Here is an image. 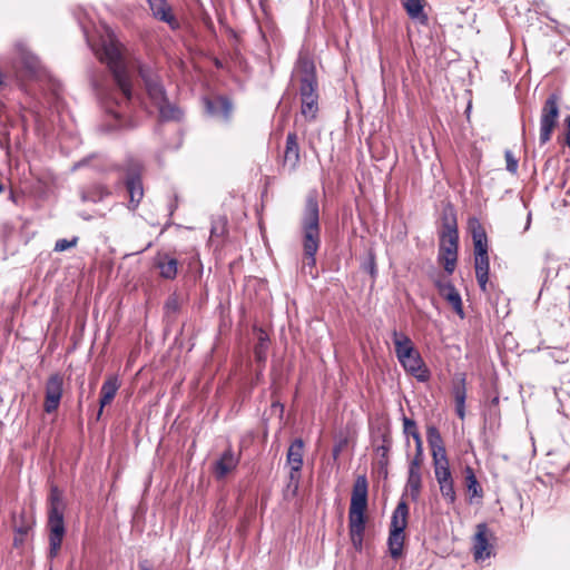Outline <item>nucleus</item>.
I'll use <instances>...</instances> for the list:
<instances>
[{"label": "nucleus", "mask_w": 570, "mask_h": 570, "mask_svg": "<svg viewBox=\"0 0 570 570\" xmlns=\"http://www.w3.org/2000/svg\"><path fill=\"white\" fill-rule=\"evenodd\" d=\"M439 294L453 307L454 312L464 317L462 298L455 286L450 281L436 279L434 282Z\"/></svg>", "instance_id": "obj_13"}, {"label": "nucleus", "mask_w": 570, "mask_h": 570, "mask_svg": "<svg viewBox=\"0 0 570 570\" xmlns=\"http://www.w3.org/2000/svg\"><path fill=\"white\" fill-rule=\"evenodd\" d=\"M92 160V158H85L78 163H76L72 167L73 170L78 169V168H81L83 166H86L87 164H89L90 161Z\"/></svg>", "instance_id": "obj_53"}, {"label": "nucleus", "mask_w": 570, "mask_h": 570, "mask_svg": "<svg viewBox=\"0 0 570 570\" xmlns=\"http://www.w3.org/2000/svg\"><path fill=\"white\" fill-rule=\"evenodd\" d=\"M394 352L396 358L404 371L414 376L419 382H428L431 373L426 367L419 350L410 336L403 332L394 330L392 332Z\"/></svg>", "instance_id": "obj_4"}, {"label": "nucleus", "mask_w": 570, "mask_h": 570, "mask_svg": "<svg viewBox=\"0 0 570 570\" xmlns=\"http://www.w3.org/2000/svg\"><path fill=\"white\" fill-rule=\"evenodd\" d=\"M464 483L470 502H473L474 499L483 498L482 487L475 476L473 468L470 465L464 468Z\"/></svg>", "instance_id": "obj_24"}, {"label": "nucleus", "mask_w": 570, "mask_h": 570, "mask_svg": "<svg viewBox=\"0 0 570 570\" xmlns=\"http://www.w3.org/2000/svg\"><path fill=\"white\" fill-rule=\"evenodd\" d=\"M350 537L354 549L361 552L363 549L364 533H350Z\"/></svg>", "instance_id": "obj_48"}, {"label": "nucleus", "mask_w": 570, "mask_h": 570, "mask_svg": "<svg viewBox=\"0 0 570 570\" xmlns=\"http://www.w3.org/2000/svg\"><path fill=\"white\" fill-rule=\"evenodd\" d=\"M406 488L410 492L411 500L416 502L420 499L422 490V474L421 472L409 471Z\"/></svg>", "instance_id": "obj_29"}, {"label": "nucleus", "mask_w": 570, "mask_h": 570, "mask_svg": "<svg viewBox=\"0 0 570 570\" xmlns=\"http://www.w3.org/2000/svg\"><path fill=\"white\" fill-rule=\"evenodd\" d=\"M138 568L139 570H153L147 559L140 560L138 562Z\"/></svg>", "instance_id": "obj_52"}, {"label": "nucleus", "mask_w": 570, "mask_h": 570, "mask_svg": "<svg viewBox=\"0 0 570 570\" xmlns=\"http://www.w3.org/2000/svg\"><path fill=\"white\" fill-rule=\"evenodd\" d=\"M79 242L78 236H72L71 239L60 238L56 242L53 250L57 253L65 252L72 247H76Z\"/></svg>", "instance_id": "obj_41"}, {"label": "nucleus", "mask_w": 570, "mask_h": 570, "mask_svg": "<svg viewBox=\"0 0 570 570\" xmlns=\"http://www.w3.org/2000/svg\"><path fill=\"white\" fill-rule=\"evenodd\" d=\"M295 72L299 80L301 114L306 121H314L318 114V83L314 61L307 55H299Z\"/></svg>", "instance_id": "obj_2"}, {"label": "nucleus", "mask_w": 570, "mask_h": 570, "mask_svg": "<svg viewBox=\"0 0 570 570\" xmlns=\"http://www.w3.org/2000/svg\"><path fill=\"white\" fill-rule=\"evenodd\" d=\"M3 190V185L0 184V193Z\"/></svg>", "instance_id": "obj_59"}, {"label": "nucleus", "mask_w": 570, "mask_h": 570, "mask_svg": "<svg viewBox=\"0 0 570 570\" xmlns=\"http://www.w3.org/2000/svg\"><path fill=\"white\" fill-rule=\"evenodd\" d=\"M304 441L301 438L295 439L287 450V464L294 472H301L303 468Z\"/></svg>", "instance_id": "obj_22"}, {"label": "nucleus", "mask_w": 570, "mask_h": 570, "mask_svg": "<svg viewBox=\"0 0 570 570\" xmlns=\"http://www.w3.org/2000/svg\"><path fill=\"white\" fill-rule=\"evenodd\" d=\"M154 266L159 271L160 277L173 281L178 273V261L168 253H157L154 258Z\"/></svg>", "instance_id": "obj_18"}, {"label": "nucleus", "mask_w": 570, "mask_h": 570, "mask_svg": "<svg viewBox=\"0 0 570 570\" xmlns=\"http://www.w3.org/2000/svg\"><path fill=\"white\" fill-rule=\"evenodd\" d=\"M318 197L320 194L316 189H312L307 193L305 203L306 214H320Z\"/></svg>", "instance_id": "obj_36"}, {"label": "nucleus", "mask_w": 570, "mask_h": 570, "mask_svg": "<svg viewBox=\"0 0 570 570\" xmlns=\"http://www.w3.org/2000/svg\"><path fill=\"white\" fill-rule=\"evenodd\" d=\"M269 340L267 335L262 332L258 341L254 347V355L257 363L264 364L267 360V351H268Z\"/></svg>", "instance_id": "obj_33"}, {"label": "nucleus", "mask_w": 570, "mask_h": 570, "mask_svg": "<svg viewBox=\"0 0 570 570\" xmlns=\"http://www.w3.org/2000/svg\"><path fill=\"white\" fill-rule=\"evenodd\" d=\"M97 58L106 63L110 76H92L91 85L106 114L101 125L105 132L130 130L137 127L132 117V80L120 43L108 36L98 48Z\"/></svg>", "instance_id": "obj_1"}, {"label": "nucleus", "mask_w": 570, "mask_h": 570, "mask_svg": "<svg viewBox=\"0 0 570 570\" xmlns=\"http://www.w3.org/2000/svg\"><path fill=\"white\" fill-rule=\"evenodd\" d=\"M439 261L443 264V268L446 274L451 275L456 266L458 249L439 244Z\"/></svg>", "instance_id": "obj_26"}, {"label": "nucleus", "mask_w": 570, "mask_h": 570, "mask_svg": "<svg viewBox=\"0 0 570 570\" xmlns=\"http://www.w3.org/2000/svg\"><path fill=\"white\" fill-rule=\"evenodd\" d=\"M368 495V482L366 475H357L354 481L350 510H366Z\"/></svg>", "instance_id": "obj_17"}, {"label": "nucleus", "mask_w": 570, "mask_h": 570, "mask_svg": "<svg viewBox=\"0 0 570 570\" xmlns=\"http://www.w3.org/2000/svg\"><path fill=\"white\" fill-rule=\"evenodd\" d=\"M559 101L560 97L557 94H551L541 110L540 116V136L541 145L547 144L551 139L552 131L557 126L559 117Z\"/></svg>", "instance_id": "obj_8"}, {"label": "nucleus", "mask_w": 570, "mask_h": 570, "mask_svg": "<svg viewBox=\"0 0 570 570\" xmlns=\"http://www.w3.org/2000/svg\"><path fill=\"white\" fill-rule=\"evenodd\" d=\"M373 445L375 446L374 451L379 456L377 464L380 468V472L387 476V466L390 463L389 453L392 448V435L389 429H377V431L373 434Z\"/></svg>", "instance_id": "obj_11"}, {"label": "nucleus", "mask_w": 570, "mask_h": 570, "mask_svg": "<svg viewBox=\"0 0 570 570\" xmlns=\"http://www.w3.org/2000/svg\"><path fill=\"white\" fill-rule=\"evenodd\" d=\"M239 458L235 455L233 449H226L215 463V471L217 478L226 476L230 471H233L237 466Z\"/></svg>", "instance_id": "obj_21"}, {"label": "nucleus", "mask_w": 570, "mask_h": 570, "mask_svg": "<svg viewBox=\"0 0 570 570\" xmlns=\"http://www.w3.org/2000/svg\"><path fill=\"white\" fill-rule=\"evenodd\" d=\"M402 2L410 18L419 19L422 22L426 20L421 0H402Z\"/></svg>", "instance_id": "obj_32"}, {"label": "nucleus", "mask_w": 570, "mask_h": 570, "mask_svg": "<svg viewBox=\"0 0 570 570\" xmlns=\"http://www.w3.org/2000/svg\"><path fill=\"white\" fill-rule=\"evenodd\" d=\"M426 441L431 450L440 451V448L445 446L439 429L433 424L426 426Z\"/></svg>", "instance_id": "obj_34"}, {"label": "nucleus", "mask_w": 570, "mask_h": 570, "mask_svg": "<svg viewBox=\"0 0 570 570\" xmlns=\"http://www.w3.org/2000/svg\"><path fill=\"white\" fill-rule=\"evenodd\" d=\"M531 217H532L531 215H528V216H527V223H525V227H524V229H528V228L530 227V224H531Z\"/></svg>", "instance_id": "obj_57"}, {"label": "nucleus", "mask_w": 570, "mask_h": 570, "mask_svg": "<svg viewBox=\"0 0 570 570\" xmlns=\"http://www.w3.org/2000/svg\"><path fill=\"white\" fill-rule=\"evenodd\" d=\"M155 18L168 23L171 28L177 26L175 16L166 0H147Z\"/></svg>", "instance_id": "obj_20"}, {"label": "nucleus", "mask_w": 570, "mask_h": 570, "mask_svg": "<svg viewBox=\"0 0 570 570\" xmlns=\"http://www.w3.org/2000/svg\"><path fill=\"white\" fill-rule=\"evenodd\" d=\"M49 550L48 558L55 559L61 549L66 535L65 512H48L47 519Z\"/></svg>", "instance_id": "obj_9"}, {"label": "nucleus", "mask_w": 570, "mask_h": 570, "mask_svg": "<svg viewBox=\"0 0 570 570\" xmlns=\"http://www.w3.org/2000/svg\"><path fill=\"white\" fill-rule=\"evenodd\" d=\"M109 195L110 193L106 187L101 185H95L81 193V199L82 202L98 203Z\"/></svg>", "instance_id": "obj_30"}, {"label": "nucleus", "mask_w": 570, "mask_h": 570, "mask_svg": "<svg viewBox=\"0 0 570 570\" xmlns=\"http://www.w3.org/2000/svg\"><path fill=\"white\" fill-rule=\"evenodd\" d=\"M499 401H500L499 395H495V396H493V397L490 400V402H489L488 406H489V407H499Z\"/></svg>", "instance_id": "obj_55"}, {"label": "nucleus", "mask_w": 570, "mask_h": 570, "mask_svg": "<svg viewBox=\"0 0 570 570\" xmlns=\"http://www.w3.org/2000/svg\"><path fill=\"white\" fill-rule=\"evenodd\" d=\"M440 245L458 249L459 233L456 216H443L442 228L439 233Z\"/></svg>", "instance_id": "obj_16"}, {"label": "nucleus", "mask_w": 570, "mask_h": 570, "mask_svg": "<svg viewBox=\"0 0 570 570\" xmlns=\"http://www.w3.org/2000/svg\"><path fill=\"white\" fill-rule=\"evenodd\" d=\"M23 63H24L26 68L29 69L30 71H36L39 66L38 59L33 56H24Z\"/></svg>", "instance_id": "obj_49"}, {"label": "nucleus", "mask_w": 570, "mask_h": 570, "mask_svg": "<svg viewBox=\"0 0 570 570\" xmlns=\"http://www.w3.org/2000/svg\"><path fill=\"white\" fill-rule=\"evenodd\" d=\"M205 108L208 115L228 121L233 112L232 101L224 96L205 99Z\"/></svg>", "instance_id": "obj_15"}, {"label": "nucleus", "mask_w": 570, "mask_h": 570, "mask_svg": "<svg viewBox=\"0 0 570 570\" xmlns=\"http://www.w3.org/2000/svg\"><path fill=\"white\" fill-rule=\"evenodd\" d=\"M413 440L415 442V453H417V454L422 453L423 454V441H422L420 432H414L413 433Z\"/></svg>", "instance_id": "obj_50"}, {"label": "nucleus", "mask_w": 570, "mask_h": 570, "mask_svg": "<svg viewBox=\"0 0 570 570\" xmlns=\"http://www.w3.org/2000/svg\"><path fill=\"white\" fill-rule=\"evenodd\" d=\"M119 386V380L118 376L116 375L108 376L106 381L102 383L100 389L99 411L97 413L98 420L102 414L104 407L110 404L111 401L115 399Z\"/></svg>", "instance_id": "obj_19"}, {"label": "nucleus", "mask_w": 570, "mask_h": 570, "mask_svg": "<svg viewBox=\"0 0 570 570\" xmlns=\"http://www.w3.org/2000/svg\"><path fill=\"white\" fill-rule=\"evenodd\" d=\"M120 169L125 173V185L129 195L127 207L129 210L134 212L144 196V187L140 177L142 166L139 160L128 157L120 166Z\"/></svg>", "instance_id": "obj_5"}, {"label": "nucleus", "mask_w": 570, "mask_h": 570, "mask_svg": "<svg viewBox=\"0 0 570 570\" xmlns=\"http://www.w3.org/2000/svg\"><path fill=\"white\" fill-rule=\"evenodd\" d=\"M138 73L145 85L150 101L159 112V117L166 121L179 120L183 112L176 105L168 101L165 87L158 72L148 65H140L138 67Z\"/></svg>", "instance_id": "obj_3"}, {"label": "nucleus", "mask_w": 570, "mask_h": 570, "mask_svg": "<svg viewBox=\"0 0 570 570\" xmlns=\"http://www.w3.org/2000/svg\"><path fill=\"white\" fill-rule=\"evenodd\" d=\"M301 163V147L295 131H289L286 136L285 149L283 154V167L289 173L297 170Z\"/></svg>", "instance_id": "obj_12"}, {"label": "nucleus", "mask_w": 570, "mask_h": 570, "mask_svg": "<svg viewBox=\"0 0 570 570\" xmlns=\"http://www.w3.org/2000/svg\"><path fill=\"white\" fill-rule=\"evenodd\" d=\"M491 535L487 523H479L473 540V556L475 560H484L490 558L492 546L489 542Z\"/></svg>", "instance_id": "obj_14"}, {"label": "nucleus", "mask_w": 570, "mask_h": 570, "mask_svg": "<svg viewBox=\"0 0 570 570\" xmlns=\"http://www.w3.org/2000/svg\"><path fill=\"white\" fill-rule=\"evenodd\" d=\"M299 479L301 472H294V470L289 471L287 490H291L293 494H296L299 488Z\"/></svg>", "instance_id": "obj_43"}, {"label": "nucleus", "mask_w": 570, "mask_h": 570, "mask_svg": "<svg viewBox=\"0 0 570 570\" xmlns=\"http://www.w3.org/2000/svg\"><path fill=\"white\" fill-rule=\"evenodd\" d=\"M367 269L372 276L376 274V265L373 256L370 258Z\"/></svg>", "instance_id": "obj_51"}, {"label": "nucleus", "mask_w": 570, "mask_h": 570, "mask_svg": "<svg viewBox=\"0 0 570 570\" xmlns=\"http://www.w3.org/2000/svg\"><path fill=\"white\" fill-rule=\"evenodd\" d=\"M226 233V216H218L210 228L212 237H220Z\"/></svg>", "instance_id": "obj_40"}, {"label": "nucleus", "mask_w": 570, "mask_h": 570, "mask_svg": "<svg viewBox=\"0 0 570 570\" xmlns=\"http://www.w3.org/2000/svg\"><path fill=\"white\" fill-rule=\"evenodd\" d=\"M485 421H489L490 424H494L500 419V409L499 407H489L484 413Z\"/></svg>", "instance_id": "obj_46"}, {"label": "nucleus", "mask_w": 570, "mask_h": 570, "mask_svg": "<svg viewBox=\"0 0 570 570\" xmlns=\"http://www.w3.org/2000/svg\"><path fill=\"white\" fill-rule=\"evenodd\" d=\"M431 454H432L433 465L449 463L445 446L440 448V451L436 449L431 450Z\"/></svg>", "instance_id": "obj_42"}, {"label": "nucleus", "mask_w": 570, "mask_h": 570, "mask_svg": "<svg viewBox=\"0 0 570 570\" xmlns=\"http://www.w3.org/2000/svg\"><path fill=\"white\" fill-rule=\"evenodd\" d=\"M55 510L58 512H65L66 510L62 493L56 485L51 487L48 498V512H53Z\"/></svg>", "instance_id": "obj_31"}, {"label": "nucleus", "mask_w": 570, "mask_h": 570, "mask_svg": "<svg viewBox=\"0 0 570 570\" xmlns=\"http://www.w3.org/2000/svg\"><path fill=\"white\" fill-rule=\"evenodd\" d=\"M31 530V525L27 522H22L20 525H16L14 531L16 535L13 538V546L20 547L24 542V537L28 534V532Z\"/></svg>", "instance_id": "obj_37"}, {"label": "nucleus", "mask_w": 570, "mask_h": 570, "mask_svg": "<svg viewBox=\"0 0 570 570\" xmlns=\"http://www.w3.org/2000/svg\"><path fill=\"white\" fill-rule=\"evenodd\" d=\"M340 451H341V448H340V446H335V448L333 449L334 458H336V456L338 455Z\"/></svg>", "instance_id": "obj_58"}, {"label": "nucleus", "mask_w": 570, "mask_h": 570, "mask_svg": "<svg viewBox=\"0 0 570 570\" xmlns=\"http://www.w3.org/2000/svg\"><path fill=\"white\" fill-rule=\"evenodd\" d=\"M474 245V268L478 284L481 291L487 289L489 281L490 262L488 255L487 235L482 228L473 229L472 234Z\"/></svg>", "instance_id": "obj_7"}, {"label": "nucleus", "mask_w": 570, "mask_h": 570, "mask_svg": "<svg viewBox=\"0 0 570 570\" xmlns=\"http://www.w3.org/2000/svg\"><path fill=\"white\" fill-rule=\"evenodd\" d=\"M407 517L409 505L403 499H401L392 513L390 530L404 533L407 525Z\"/></svg>", "instance_id": "obj_23"}, {"label": "nucleus", "mask_w": 570, "mask_h": 570, "mask_svg": "<svg viewBox=\"0 0 570 570\" xmlns=\"http://www.w3.org/2000/svg\"><path fill=\"white\" fill-rule=\"evenodd\" d=\"M301 227L303 253L307 265L313 267L316 264L315 255L321 245L320 216H304Z\"/></svg>", "instance_id": "obj_6"}, {"label": "nucleus", "mask_w": 570, "mask_h": 570, "mask_svg": "<svg viewBox=\"0 0 570 570\" xmlns=\"http://www.w3.org/2000/svg\"><path fill=\"white\" fill-rule=\"evenodd\" d=\"M63 395V376L56 372L49 375L45 383L43 411L47 414L55 413L60 405Z\"/></svg>", "instance_id": "obj_10"}, {"label": "nucleus", "mask_w": 570, "mask_h": 570, "mask_svg": "<svg viewBox=\"0 0 570 570\" xmlns=\"http://www.w3.org/2000/svg\"><path fill=\"white\" fill-rule=\"evenodd\" d=\"M504 157H505V161H507V170L511 174H515L518 171V167H519L518 159L514 157L513 153L509 149L504 151Z\"/></svg>", "instance_id": "obj_44"}, {"label": "nucleus", "mask_w": 570, "mask_h": 570, "mask_svg": "<svg viewBox=\"0 0 570 570\" xmlns=\"http://www.w3.org/2000/svg\"><path fill=\"white\" fill-rule=\"evenodd\" d=\"M439 487H440V492H441L442 498L449 504H454L456 501V492L454 489L453 478L448 481H443V482L439 483Z\"/></svg>", "instance_id": "obj_35"}, {"label": "nucleus", "mask_w": 570, "mask_h": 570, "mask_svg": "<svg viewBox=\"0 0 570 570\" xmlns=\"http://www.w3.org/2000/svg\"><path fill=\"white\" fill-rule=\"evenodd\" d=\"M423 459H424V454L420 453H415L412 461L410 462V465H409V471H413V472H421V465L423 463Z\"/></svg>", "instance_id": "obj_47"}, {"label": "nucleus", "mask_w": 570, "mask_h": 570, "mask_svg": "<svg viewBox=\"0 0 570 570\" xmlns=\"http://www.w3.org/2000/svg\"><path fill=\"white\" fill-rule=\"evenodd\" d=\"M567 122V136H566V142L568 147L570 148V115L566 119Z\"/></svg>", "instance_id": "obj_54"}, {"label": "nucleus", "mask_w": 570, "mask_h": 570, "mask_svg": "<svg viewBox=\"0 0 570 570\" xmlns=\"http://www.w3.org/2000/svg\"><path fill=\"white\" fill-rule=\"evenodd\" d=\"M403 432L406 436L411 435L413 438L414 432H419L416 422L407 416H403Z\"/></svg>", "instance_id": "obj_45"}, {"label": "nucleus", "mask_w": 570, "mask_h": 570, "mask_svg": "<svg viewBox=\"0 0 570 570\" xmlns=\"http://www.w3.org/2000/svg\"><path fill=\"white\" fill-rule=\"evenodd\" d=\"M404 540H405L404 533L390 530L389 538H387V547H389L390 554L394 560H397L399 558L402 557Z\"/></svg>", "instance_id": "obj_28"}, {"label": "nucleus", "mask_w": 570, "mask_h": 570, "mask_svg": "<svg viewBox=\"0 0 570 570\" xmlns=\"http://www.w3.org/2000/svg\"><path fill=\"white\" fill-rule=\"evenodd\" d=\"M366 510L348 511V531L350 533H364L366 528Z\"/></svg>", "instance_id": "obj_27"}, {"label": "nucleus", "mask_w": 570, "mask_h": 570, "mask_svg": "<svg viewBox=\"0 0 570 570\" xmlns=\"http://www.w3.org/2000/svg\"><path fill=\"white\" fill-rule=\"evenodd\" d=\"M452 393L455 401V412L456 415L463 420L465 416V400H466V389H465V377L462 376L458 383H454Z\"/></svg>", "instance_id": "obj_25"}, {"label": "nucleus", "mask_w": 570, "mask_h": 570, "mask_svg": "<svg viewBox=\"0 0 570 570\" xmlns=\"http://www.w3.org/2000/svg\"><path fill=\"white\" fill-rule=\"evenodd\" d=\"M433 466H434V474H435V479H436L438 483H441L443 481H448V480L452 479V473H451L449 463L438 464V465H433Z\"/></svg>", "instance_id": "obj_39"}, {"label": "nucleus", "mask_w": 570, "mask_h": 570, "mask_svg": "<svg viewBox=\"0 0 570 570\" xmlns=\"http://www.w3.org/2000/svg\"><path fill=\"white\" fill-rule=\"evenodd\" d=\"M179 308H180V304H179L178 297L175 294L170 295L166 299L165 305H164L165 315L167 317L174 316L178 313Z\"/></svg>", "instance_id": "obj_38"}, {"label": "nucleus", "mask_w": 570, "mask_h": 570, "mask_svg": "<svg viewBox=\"0 0 570 570\" xmlns=\"http://www.w3.org/2000/svg\"><path fill=\"white\" fill-rule=\"evenodd\" d=\"M272 406H273V407H278V409L281 410V412H283V411H284V405H283L281 402H278V401H277V402H274V403L272 404Z\"/></svg>", "instance_id": "obj_56"}]
</instances>
